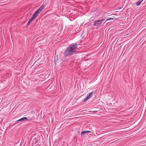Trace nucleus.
I'll use <instances>...</instances> for the list:
<instances>
[{
	"label": "nucleus",
	"instance_id": "nucleus-1",
	"mask_svg": "<svg viewBox=\"0 0 146 146\" xmlns=\"http://www.w3.org/2000/svg\"><path fill=\"white\" fill-rule=\"evenodd\" d=\"M77 48L76 43H73L70 45L65 50L64 55L65 56H71L74 53Z\"/></svg>",
	"mask_w": 146,
	"mask_h": 146
},
{
	"label": "nucleus",
	"instance_id": "nucleus-8",
	"mask_svg": "<svg viewBox=\"0 0 146 146\" xmlns=\"http://www.w3.org/2000/svg\"><path fill=\"white\" fill-rule=\"evenodd\" d=\"M113 19V18H109V19H108L107 20V21H108V20H109L110 19Z\"/></svg>",
	"mask_w": 146,
	"mask_h": 146
},
{
	"label": "nucleus",
	"instance_id": "nucleus-3",
	"mask_svg": "<svg viewBox=\"0 0 146 146\" xmlns=\"http://www.w3.org/2000/svg\"><path fill=\"white\" fill-rule=\"evenodd\" d=\"M105 19H102L100 20L96 21L94 22V25L95 26H100L102 21H104Z\"/></svg>",
	"mask_w": 146,
	"mask_h": 146
},
{
	"label": "nucleus",
	"instance_id": "nucleus-9",
	"mask_svg": "<svg viewBox=\"0 0 146 146\" xmlns=\"http://www.w3.org/2000/svg\"><path fill=\"white\" fill-rule=\"evenodd\" d=\"M97 111H91V112L92 113H94L95 112H97Z\"/></svg>",
	"mask_w": 146,
	"mask_h": 146
},
{
	"label": "nucleus",
	"instance_id": "nucleus-2",
	"mask_svg": "<svg viewBox=\"0 0 146 146\" xmlns=\"http://www.w3.org/2000/svg\"><path fill=\"white\" fill-rule=\"evenodd\" d=\"M45 5H43L42 6L37 10H36L35 13L33 14V16L31 17L30 20H29L27 25L28 26L38 16V15L44 9Z\"/></svg>",
	"mask_w": 146,
	"mask_h": 146
},
{
	"label": "nucleus",
	"instance_id": "nucleus-7",
	"mask_svg": "<svg viewBox=\"0 0 146 146\" xmlns=\"http://www.w3.org/2000/svg\"><path fill=\"white\" fill-rule=\"evenodd\" d=\"M91 131H82L81 134L82 135H85L86 133L89 132H91Z\"/></svg>",
	"mask_w": 146,
	"mask_h": 146
},
{
	"label": "nucleus",
	"instance_id": "nucleus-4",
	"mask_svg": "<svg viewBox=\"0 0 146 146\" xmlns=\"http://www.w3.org/2000/svg\"><path fill=\"white\" fill-rule=\"evenodd\" d=\"M94 92H91L89 94V95L86 97L85 98L84 100V102H85L88 100L90 98H91L92 97V95L93 94Z\"/></svg>",
	"mask_w": 146,
	"mask_h": 146
},
{
	"label": "nucleus",
	"instance_id": "nucleus-6",
	"mask_svg": "<svg viewBox=\"0 0 146 146\" xmlns=\"http://www.w3.org/2000/svg\"><path fill=\"white\" fill-rule=\"evenodd\" d=\"M144 0H141V1H139L137 2V3H136V4L137 6H139L141 3V4H143L145 2H143V1Z\"/></svg>",
	"mask_w": 146,
	"mask_h": 146
},
{
	"label": "nucleus",
	"instance_id": "nucleus-5",
	"mask_svg": "<svg viewBox=\"0 0 146 146\" xmlns=\"http://www.w3.org/2000/svg\"><path fill=\"white\" fill-rule=\"evenodd\" d=\"M28 120L27 118L26 117H24L22 118L19 120H17V122H23V121H27Z\"/></svg>",
	"mask_w": 146,
	"mask_h": 146
}]
</instances>
